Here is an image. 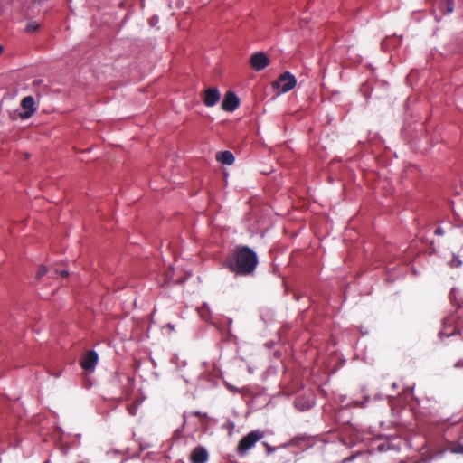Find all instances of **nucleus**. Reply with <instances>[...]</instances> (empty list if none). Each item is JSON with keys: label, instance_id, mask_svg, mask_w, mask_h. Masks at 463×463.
Segmentation results:
<instances>
[{"label": "nucleus", "instance_id": "f257e3e1", "mask_svg": "<svg viewBox=\"0 0 463 463\" xmlns=\"http://www.w3.org/2000/svg\"><path fill=\"white\" fill-rule=\"evenodd\" d=\"M257 264V254L247 246H237L232 256L226 261L227 268L241 276L252 274Z\"/></svg>", "mask_w": 463, "mask_h": 463}, {"label": "nucleus", "instance_id": "f03ea898", "mask_svg": "<svg viewBox=\"0 0 463 463\" xmlns=\"http://www.w3.org/2000/svg\"><path fill=\"white\" fill-rule=\"evenodd\" d=\"M263 438V433L259 430L250 432L243 437L238 444L237 451L241 455H244L254 444Z\"/></svg>", "mask_w": 463, "mask_h": 463}, {"label": "nucleus", "instance_id": "7ed1b4c3", "mask_svg": "<svg viewBox=\"0 0 463 463\" xmlns=\"http://www.w3.org/2000/svg\"><path fill=\"white\" fill-rule=\"evenodd\" d=\"M296 79L289 72H284L281 74L278 80L273 82L274 88H280L281 92H287L291 90L296 86Z\"/></svg>", "mask_w": 463, "mask_h": 463}, {"label": "nucleus", "instance_id": "20e7f679", "mask_svg": "<svg viewBox=\"0 0 463 463\" xmlns=\"http://www.w3.org/2000/svg\"><path fill=\"white\" fill-rule=\"evenodd\" d=\"M98 359L99 357L97 353L90 350L85 354L80 364L83 370H85L88 373H91L95 369V366L98 363Z\"/></svg>", "mask_w": 463, "mask_h": 463}, {"label": "nucleus", "instance_id": "39448f33", "mask_svg": "<svg viewBox=\"0 0 463 463\" xmlns=\"http://www.w3.org/2000/svg\"><path fill=\"white\" fill-rule=\"evenodd\" d=\"M250 62L254 70L261 71L269 64V60L265 53L257 52L250 57Z\"/></svg>", "mask_w": 463, "mask_h": 463}, {"label": "nucleus", "instance_id": "423d86ee", "mask_svg": "<svg viewBox=\"0 0 463 463\" xmlns=\"http://www.w3.org/2000/svg\"><path fill=\"white\" fill-rule=\"evenodd\" d=\"M21 106L26 110L24 113L20 114V118L22 119L29 118L33 116V114L36 111V108L34 106V99L32 96H27L22 99Z\"/></svg>", "mask_w": 463, "mask_h": 463}, {"label": "nucleus", "instance_id": "0eeeda50", "mask_svg": "<svg viewBox=\"0 0 463 463\" xmlns=\"http://www.w3.org/2000/svg\"><path fill=\"white\" fill-rule=\"evenodd\" d=\"M239 106L238 97L232 91H228L222 103V108L225 111H233Z\"/></svg>", "mask_w": 463, "mask_h": 463}, {"label": "nucleus", "instance_id": "6e6552de", "mask_svg": "<svg viewBox=\"0 0 463 463\" xmlns=\"http://www.w3.org/2000/svg\"><path fill=\"white\" fill-rule=\"evenodd\" d=\"M220 97V92L216 88H208L204 91L203 103L207 107H213L219 101Z\"/></svg>", "mask_w": 463, "mask_h": 463}, {"label": "nucleus", "instance_id": "1a4fd4ad", "mask_svg": "<svg viewBox=\"0 0 463 463\" xmlns=\"http://www.w3.org/2000/svg\"><path fill=\"white\" fill-rule=\"evenodd\" d=\"M208 459L207 450L201 446L194 448L190 454L192 463H205Z\"/></svg>", "mask_w": 463, "mask_h": 463}, {"label": "nucleus", "instance_id": "9d476101", "mask_svg": "<svg viewBox=\"0 0 463 463\" xmlns=\"http://www.w3.org/2000/svg\"><path fill=\"white\" fill-rule=\"evenodd\" d=\"M434 8L446 14L453 11V5L450 0H435Z\"/></svg>", "mask_w": 463, "mask_h": 463}, {"label": "nucleus", "instance_id": "9b49d317", "mask_svg": "<svg viewBox=\"0 0 463 463\" xmlns=\"http://www.w3.org/2000/svg\"><path fill=\"white\" fill-rule=\"evenodd\" d=\"M216 160L224 165H232L234 162V156L230 151L219 152L216 154Z\"/></svg>", "mask_w": 463, "mask_h": 463}, {"label": "nucleus", "instance_id": "f8f14e48", "mask_svg": "<svg viewBox=\"0 0 463 463\" xmlns=\"http://www.w3.org/2000/svg\"><path fill=\"white\" fill-rule=\"evenodd\" d=\"M40 27V24L36 22H29L26 25V32L27 33H35Z\"/></svg>", "mask_w": 463, "mask_h": 463}, {"label": "nucleus", "instance_id": "ddd939ff", "mask_svg": "<svg viewBox=\"0 0 463 463\" xmlns=\"http://www.w3.org/2000/svg\"><path fill=\"white\" fill-rule=\"evenodd\" d=\"M47 273V268L45 266H40L36 273V279H42Z\"/></svg>", "mask_w": 463, "mask_h": 463}, {"label": "nucleus", "instance_id": "4468645a", "mask_svg": "<svg viewBox=\"0 0 463 463\" xmlns=\"http://www.w3.org/2000/svg\"><path fill=\"white\" fill-rule=\"evenodd\" d=\"M138 407V402H133L128 407V411L131 415H136Z\"/></svg>", "mask_w": 463, "mask_h": 463}, {"label": "nucleus", "instance_id": "2eb2a0df", "mask_svg": "<svg viewBox=\"0 0 463 463\" xmlns=\"http://www.w3.org/2000/svg\"><path fill=\"white\" fill-rule=\"evenodd\" d=\"M452 451L455 453H461L463 454V445H458L452 449Z\"/></svg>", "mask_w": 463, "mask_h": 463}, {"label": "nucleus", "instance_id": "dca6fc26", "mask_svg": "<svg viewBox=\"0 0 463 463\" xmlns=\"http://www.w3.org/2000/svg\"><path fill=\"white\" fill-rule=\"evenodd\" d=\"M56 273H57V274H59V275H61V277H64V278H66V277H68V276H69V273H68V271H67V270H61V271H58V270H56Z\"/></svg>", "mask_w": 463, "mask_h": 463}, {"label": "nucleus", "instance_id": "f3484780", "mask_svg": "<svg viewBox=\"0 0 463 463\" xmlns=\"http://www.w3.org/2000/svg\"><path fill=\"white\" fill-rule=\"evenodd\" d=\"M296 405H297L298 407H300L302 410H304V409H305V407H304V406H300V400H298V401L296 402Z\"/></svg>", "mask_w": 463, "mask_h": 463}, {"label": "nucleus", "instance_id": "a211bd4d", "mask_svg": "<svg viewBox=\"0 0 463 463\" xmlns=\"http://www.w3.org/2000/svg\"><path fill=\"white\" fill-rule=\"evenodd\" d=\"M3 52H4V47L0 44V56L2 55Z\"/></svg>", "mask_w": 463, "mask_h": 463}, {"label": "nucleus", "instance_id": "6ab92c4d", "mask_svg": "<svg viewBox=\"0 0 463 463\" xmlns=\"http://www.w3.org/2000/svg\"><path fill=\"white\" fill-rule=\"evenodd\" d=\"M313 404V402H308L307 404V408H310Z\"/></svg>", "mask_w": 463, "mask_h": 463}]
</instances>
